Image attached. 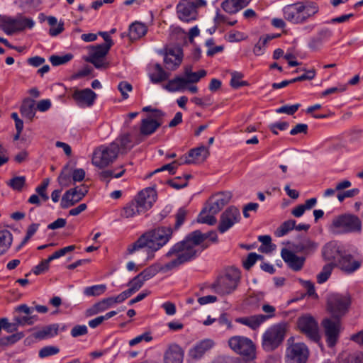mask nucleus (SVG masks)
Here are the masks:
<instances>
[{
	"label": "nucleus",
	"instance_id": "obj_1",
	"mask_svg": "<svg viewBox=\"0 0 363 363\" xmlns=\"http://www.w3.org/2000/svg\"><path fill=\"white\" fill-rule=\"evenodd\" d=\"M206 239H209L213 242H217L218 235L215 231L206 233H203L199 230L192 231L188 233L182 240L174 244L164 256L169 258L174 254H179V259L184 261L185 264L192 262L210 246L208 242H205Z\"/></svg>",
	"mask_w": 363,
	"mask_h": 363
},
{
	"label": "nucleus",
	"instance_id": "obj_2",
	"mask_svg": "<svg viewBox=\"0 0 363 363\" xmlns=\"http://www.w3.org/2000/svg\"><path fill=\"white\" fill-rule=\"evenodd\" d=\"M174 229L171 226H158L142 234L135 242L129 245L127 253L132 255L144 247L147 248V259H152L155 253L165 246L172 238Z\"/></svg>",
	"mask_w": 363,
	"mask_h": 363
},
{
	"label": "nucleus",
	"instance_id": "obj_3",
	"mask_svg": "<svg viewBox=\"0 0 363 363\" xmlns=\"http://www.w3.org/2000/svg\"><path fill=\"white\" fill-rule=\"evenodd\" d=\"M319 11L317 3L298 1L283 8L285 20L293 24H303L312 18Z\"/></svg>",
	"mask_w": 363,
	"mask_h": 363
},
{
	"label": "nucleus",
	"instance_id": "obj_4",
	"mask_svg": "<svg viewBox=\"0 0 363 363\" xmlns=\"http://www.w3.org/2000/svg\"><path fill=\"white\" fill-rule=\"evenodd\" d=\"M232 194L229 191L218 192L211 196L205 206L198 216L197 222L213 225L217 220V214L231 199Z\"/></svg>",
	"mask_w": 363,
	"mask_h": 363
},
{
	"label": "nucleus",
	"instance_id": "obj_5",
	"mask_svg": "<svg viewBox=\"0 0 363 363\" xmlns=\"http://www.w3.org/2000/svg\"><path fill=\"white\" fill-rule=\"evenodd\" d=\"M241 272L238 268L230 267L224 274L218 277L212 284V289L220 295H228L235 291L240 281Z\"/></svg>",
	"mask_w": 363,
	"mask_h": 363
},
{
	"label": "nucleus",
	"instance_id": "obj_6",
	"mask_svg": "<svg viewBox=\"0 0 363 363\" xmlns=\"http://www.w3.org/2000/svg\"><path fill=\"white\" fill-rule=\"evenodd\" d=\"M352 304L350 294L333 293L327 299V310L332 318L340 320L349 312Z\"/></svg>",
	"mask_w": 363,
	"mask_h": 363
},
{
	"label": "nucleus",
	"instance_id": "obj_7",
	"mask_svg": "<svg viewBox=\"0 0 363 363\" xmlns=\"http://www.w3.org/2000/svg\"><path fill=\"white\" fill-rule=\"evenodd\" d=\"M330 230L335 234L360 233L362 221L353 214H342L333 218Z\"/></svg>",
	"mask_w": 363,
	"mask_h": 363
},
{
	"label": "nucleus",
	"instance_id": "obj_8",
	"mask_svg": "<svg viewBox=\"0 0 363 363\" xmlns=\"http://www.w3.org/2000/svg\"><path fill=\"white\" fill-rule=\"evenodd\" d=\"M118 153L119 144L113 141L108 145H101L96 148L94 151L91 162L95 167L104 169L116 160Z\"/></svg>",
	"mask_w": 363,
	"mask_h": 363
},
{
	"label": "nucleus",
	"instance_id": "obj_9",
	"mask_svg": "<svg viewBox=\"0 0 363 363\" xmlns=\"http://www.w3.org/2000/svg\"><path fill=\"white\" fill-rule=\"evenodd\" d=\"M286 328L277 324L269 328L262 335V346L264 351L272 352L278 348L284 340Z\"/></svg>",
	"mask_w": 363,
	"mask_h": 363
},
{
	"label": "nucleus",
	"instance_id": "obj_10",
	"mask_svg": "<svg viewBox=\"0 0 363 363\" xmlns=\"http://www.w3.org/2000/svg\"><path fill=\"white\" fill-rule=\"evenodd\" d=\"M228 342L230 348L245 360H252L255 357V346L250 338L235 335L231 337Z\"/></svg>",
	"mask_w": 363,
	"mask_h": 363
},
{
	"label": "nucleus",
	"instance_id": "obj_11",
	"mask_svg": "<svg viewBox=\"0 0 363 363\" xmlns=\"http://www.w3.org/2000/svg\"><path fill=\"white\" fill-rule=\"evenodd\" d=\"M297 326L309 340L316 343L320 342L318 324L312 315L305 314L300 316L297 320Z\"/></svg>",
	"mask_w": 363,
	"mask_h": 363
},
{
	"label": "nucleus",
	"instance_id": "obj_12",
	"mask_svg": "<svg viewBox=\"0 0 363 363\" xmlns=\"http://www.w3.org/2000/svg\"><path fill=\"white\" fill-rule=\"evenodd\" d=\"M174 255H177V257L164 265L162 266L158 263H155L145 268L138 274L143 278V281H146L154 277L159 272H167L185 264L184 261L179 259V254H174Z\"/></svg>",
	"mask_w": 363,
	"mask_h": 363
},
{
	"label": "nucleus",
	"instance_id": "obj_13",
	"mask_svg": "<svg viewBox=\"0 0 363 363\" xmlns=\"http://www.w3.org/2000/svg\"><path fill=\"white\" fill-rule=\"evenodd\" d=\"M241 220L240 210L234 206L228 207L220 215L218 230L223 234Z\"/></svg>",
	"mask_w": 363,
	"mask_h": 363
},
{
	"label": "nucleus",
	"instance_id": "obj_14",
	"mask_svg": "<svg viewBox=\"0 0 363 363\" xmlns=\"http://www.w3.org/2000/svg\"><path fill=\"white\" fill-rule=\"evenodd\" d=\"M88 186H78L67 190L62 196L60 206L63 209L68 208L80 201L87 194Z\"/></svg>",
	"mask_w": 363,
	"mask_h": 363
},
{
	"label": "nucleus",
	"instance_id": "obj_15",
	"mask_svg": "<svg viewBox=\"0 0 363 363\" xmlns=\"http://www.w3.org/2000/svg\"><path fill=\"white\" fill-rule=\"evenodd\" d=\"M308 350L303 343H295L286 349V363H306Z\"/></svg>",
	"mask_w": 363,
	"mask_h": 363
},
{
	"label": "nucleus",
	"instance_id": "obj_16",
	"mask_svg": "<svg viewBox=\"0 0 363 363\" xmlns=\"http://www.w3.org/2000/svg\"><path fill=\"white\" fill-rule=\"evenodd\" d=\"M340 320H333L330 318H325L322 321L326 337V342L329 347H334L338 340L340 331Z\"/></svg>",
	"mask_w": 363,
	"mask_h": 363
},
{
	"label": "nucleus",
	"instance_id": "obj_17",
	"mask_svg": "<svg viewBox=\"0 0 363 363\" xmlns=\"http://www.w3.org/2000/svg\"><path fill=\"white\" fill-rule=\"evenodd\" d=\"M178 18L186 23L195 21L197 17L196 6L189 0H182L176 7Z\"/></svg>",
	"mask_w": 363,
	"mask_h": 363
},
{
	"label": "nucleus",
	"instance_id": "obj_18",
	"mask_svg": "<svg viewBox=\"0 0 363 363\" xmlns=\"http://www.w3.org/2000/svg\"><path fill=\"white\" fill-rule=\"evenodd\" d=\"M345 250V247L337 241H330L322 249L323 258L325 261L330 262V263L337 262Z\"/></svg>",
	"mask_w": 363,
	"mask_h": 363
},
{
	"label": "nucleus",
	"instance_id": "obj_19",
	"mask_svg": "<svg viewBox=\"0 0 363 363\" xmlns=\"http://www.w3.org/2000/svg\"><path fill=\"white\" fill-rule=\"evenodd\" d=\"M333 264L335 267H337L344 273L351 274L359 269L362 262L359 260L354 259V257L345 250L338 262Z\"/></svg>",
	"mask_w": 363,
	"mask_h": 363
},
{
	"label": "nucleus",
	"instance_id": "obj_20",
	"mask_svg": "<svg viewBox=\"0 0 363 363\" xmlns=\"http://www.w3.org/2000/svg\"><path fill=\"white\" fill-rule=\"evenodd\" d=\"M164 55V63L167 69L175 70L181 65L183 59V52L180 48H172L167 50Z\"/></svg>",
	"mask_w": 363,
	"mask_h": 363
},
{
	"label": "nucleus",
	"instance_id": "obj_21",
	"mask_svg": "<svg viewBox=\"0 0 363 363\" xmlns=\"http://www.w3.org/2000/svg\"><path fill=\"white\" fill-rule=\"evenodd\" d=\"M134 200L139 205L140 211L145 213L151 208L153 203L156 201L157 193L152 188H146L140 191Z\"/></svg>",
	"mask_w": 363,
	"mask_h": 363
},
{
	"label": "nucleus",
	"instance_id": "obj_22",
	"mask_svg": "<svg viewBox=\"0 0 363 363\" xmlns=\"http://www.w3.org/2000/svg\"><path fill=\"white\" fill-rule=\"evenodd\" d=\"M209 156V150L204 145L192 148L184 155V164H197L203 163Z\"/></svg>",
	"mask_w": 363,
	"mask_h": 363
},
{
	"label": "nucleus",
	"instance_id": "obj_23",
	"mask_svg": "<svg viewBox=\"0 0 363 363\" xmlns=\"http://www.w3.org/2000/svg\"><path fill=\"white\" fill-rule=\"evenodd\" d=\"M72 97L79 107H91L95 102L96 94L89 88L82 90L76 89L72 93Z\"/></svg>",
	"mask_w": 363,
	"mask_h": 363
},
{
	"label": "nucleus",
	"instance_id": "obj_24",
	"mask_svg": "<svg viewBox=\"0 0 363 363\" xmlns=\"http://www.w3.org/2000/svg\"><path fill=\"white\" fill-rule=\"evenodd\" d=\"M281 256L287 266L294 272L300 271L303 268L306 261L304 257H299L296 255L295 252L286 248L281 250Z\"/></svg>",
	"mask_w": 363,
	"mask_h": 363
},
{
	"label": "nucleus",
	"instance_id": "obj_25",
	"mask_svg": "<svg viewBox=\"0 0 363 363\" xmlns=\"http://www.w3.org/2000/svg\"><path fill=\"white\" fill-rule=\"evenodd\" d=\"M184 354V350L179 345L171 344L164 354V363H182Z\"/></svg>",
	"mask_w": 363,
	"mask_h": 363
},
{
	"label": "nucleus",
	"instance_id": "obj_26",
	"mask_svg": "<svg viewBox=\"0 0 363 363\" xmlns=\"http://www.w3.org/2000/svg\"><path fill=\"white\" fill-rule=\"evenodd\" d=\"M215 342L213 340L206 338L198 342L189 352V357L192 359H198L209 350L213 347Z\"/></svg>",
	"mask_w": 363,
	"mask_h": 363
},
{
	"label": "nucleus",
	"instance_id": "obj_27",
	"mask_svg": "<svg viewBox=\"0 0 363 363\" xmlns=\"http://www.w3.org/2000/svg\"><path fill=\"white\" fill-rule=\"evenodd\" d=\"M331 36V32L328 28L321 29L316 35L310 38L308 47L313 51H318L321 49L325 42Z\"/></svg>",
	"mask_w": 363,
	"mask_h": 363
},
{
	"label": "nucleus",
	"instance_id": "obj_28",
	"mask_svg": "<svg viewBox=\"0 0 363 363\" xmlns=\"http://www.w3.org/2000/svg\"><path fill=\"white\" fill-rule=\"evenodd\" d=\"M295 252L309 255L313 253L318 248V244L309 238H303L292 245Z\"/></svg>",
	"mask_w": 363,
	"mask_h": 363
},
{
	"label": "nucleus",
	"instance_id": "obj_29",
	"mask_svg": "<svg viewBox=\"0 0 363 363\" xmlns=\"http://www.w3.org/2000/svg\"><path fill=\"white\" fill-rule=\"evenodd\" d=\"M162 123L151 117L143 118L141 121L140 133L142 135L147 136L153 134Z\"/></svg>",
	"mask_w": 363,
	"mask_h": 363
},
{
	"label": "nucleus",
	"instance_id": "obj_30",
	"mask_svg": "<svg viewBox=\"0 0 363 363\" xmlns=\"http://www.w3.org/2000/svg\"><path fill=\"white\" fill-rule=\"evenodd\" d=\"M262 314L253 315L246 317H240L235 319V322L249 327L252 330L257 329L262 323H264Z\"/></svg>",
	"mask_w": 363,
	"mask_h": 363
},
{
	"label": "nucleus",
	"instance_id": "obj_31",
	"mask_svg": "<svg viewBox=\"0 0 363 363\" xmlns=\"http://www.w3.org/2000/svg\"><path fill=\"white\" fill-rule=\"evenodd\" d=\"M35 101L33 99L26 98L23 101L20 112L24 118L32 121L35 116Z\"/></svg>",
	"mask_w": 363,
	"mask_h": 363
},
{
	"label": "nucleus",
	"instance_id": "obj_32",
	"mask_svg": "<svg viewBox=\"0 0 363 363\" xmlns=\"http://www.w3.org/2000/svg\"><path fill=\"white\" fill-rule=\"evenodd\" d=\"M170 74L164 70L162 65L159 63L154 65L153 71L149 74L150 81L153 84H159L167 80Z\"/></svg>",
	"mask_w": 363,
	"mask_h": 363
},
{
	"label": "nucleus",
	"instance_id": "obj_33",
	"mask_svg": "<svg viewBox=\"0 0 363 363\" xmlns=\"http://www.w3.org/2000/svg\"><path fill=\"white\" fill-rule=\"evenodd\" d=\"M147 31V28L144 23L135 22L129 26V37L130 40H137L144 36Z\"/></svg>",
	"mask_w": 363,
	"mask_h": 363
},
{
	"label": "nucleus",
	"instance_id": "obj_34",
	"mask_svg": "<svg viewBox=\"0 0 363 363\" xmlns=\"http://www.w3.org/2000/svg\"><path fill=\"white\" fill-rule=\"evenodd\" d=\"M139 205L137 204V202L135 200H132L129 203H128L122 209L121 212V216L125 218H129L135 216L136 215H140L141 213H144L143 211H140V208H139Z\"/></svg>",
	"mask_w": 363,
	"mask_h": 363
},
{
	"label": "nucleus",
	"instance_id": "obj_35",
	"mask_svg": "<svg viewBox=\"0 0 363 363\" xmlns=\"http://www.w3.org/2000/svg\"><path fill=\"white\" fill-rule=\"evenodd\" d=\"M186 84L187 81L185 78L177 76L169 80L164 88L170 92H175L184 89Z\"/></svg>",
	"mask_w": 363,
	"mask_h": 363
},
{
	"label": "nucleus",
	"instance_id": "obj_36",
	"mask_svg": "<svg viewBox=\"0 0 363 363\" xmlns=\"http://www.w3.org/2000/svg\"><path fill=\"white\" fill-rule=\"evenodd\" d=\"M60 325L57 323L51 324L44 327L41 330L38 331L35 337L39 339H45L52 337L58 334Z\"/></svg>",
	"mask_w": 363,
	"mask_h": 363
},
{
	"label": "nucleus",
	"instance_id": "obj_37",
	"mask_svg": "<svg viewBox=\"0 0 363 363\" xmlns=\"http://www.w3.org/2000/svg\"><path fill=\"white\" fill-rule=\"evenodd\" d=\"M111 49L109 45L99 44L92 45L90 48L89 56L87 58H104Z\"/></svg>",
	"mask_w": 363,
	"mask_h": 363
},
{
	"label": "nucleus",
	"instance_id": "obj_38",
	"mask_svg": "<svg viewBox=\"0 0 363 363\" xmlns=\"http://www.w3.org/2000/svg\"><path fill=\"white\" fill-rule=\"evenodd\" d=\"M12 240V234L9 230H0V255L5 252L10 247Z\"/></svg>",
	"mask_w": 363,
	"mask_h": 363
},
{
	"label": "nucleus",
	"instance_id": "obj_39",
	"mask_svg": "<svg viewBox=\"0 0 363 363\" xmlns=\"http://www.w3.org/2000/svg\"><path fill=\"white\" fill-rule=\"evenodd\" d=\"M13 23L15 25L16 33L22 31L26 28L31 29L35 25V22L32 18L26 17H21L19 18H13Z\"/></svg>",
	"mask_w": 363,
	"mask_h": 363
},
{
	"label": "nucleus",
	"instance_id": "obj_40",
	"mask_svg": "<svg viewBox=\"0 0 363 363\" xmlns=\"http://www.w3.org/2000/svg\"><path fill=\"white\" fill-rule=\"evenodd\" d=\"M296 220L292 219L282 223L275 232L276 236L280 238L286 235L289 231L294 229L296 227Z\"/></svg>",
	"mask_w": 363,
	"mask_h": 363
},
{
	"label": "nucleus",
	"instance_id": "obj_41",
	"mask_svg": "<svg viewBox=\"0 0 363 363\" xmlns=\"http://www.w3.org/2000/svg\"><path fill=\"white\" fill-rule=\"evenodd\" d=\"M333 263H328L323 266L320 272L317 275V282L323 284L330 278L333 269L335 268Z\"/></svg>",
	"mask_w": 363,
	"mask_h": 363
},
{
	"label": "nucleus",
	"instance_id": "obj_42",
	"mask_svg": "<svg viewBox=\"0 0 363 363\" xmlns=\"http://www.w3.org/2000/svg\"><path fill=\"white\" fill-rule=\"evenodd\" d=\"M106 290L105 284H96L84 288L83 293L86 296H99L103 294Z\"/></svg>",
	"mask_w": 363,
	"mask_h": 363
},
{
	"label": "nucleus",
	"instance_id": "obj_43",
	"mask_svg": "<svg viewBox=\"0 0 363 363\" xmlns=\"http://www.w3.org/2000/svg\"><path fill=\"white\" fill-rule=\"evenodd\" d=\"M264 294L263 292L253 293L245 299L246 305L252 308H257L259 307V303L264 300Z\"/></svg>",
	"mask_w": 363,
	"mask_h": 363
},
{
	"label": "nucleus",
	"instance_id": "obj_44",
	"mask_svg": "<svg viewBox=\"0 0 363 363\" xmlns=\"http://www.w3.org/2000/svg\"><path fill=\"white\" fill-rule=\"evenodd\" d=\"M0 29L6 35H11L16 33L13 18L7 17L1 19Z\"/></svg>",
	"mask_w": 363,
	"mask_h": 363
},
{
	"label": "nucleus",
	"instance_id": "obj_45",
	"mask_svg": "<svg viewBox=\"0 0 363 363\" xmlns=\"http://www.w3.org/2000/svg\"><path fill=\"white\" fill-rule=\"evenodd\" d=\"M73 58V55L67 53L64 55H51L49 58L50 62L52 66L57 67L65 65L69 62Z\"/></svg>",
	"mask_w": 363,
	"mask_h": 363
},
{
	"label": "nucleus",
	"instance_id": "obj_46",
	"mask_svg": "<svg viewBox=\"0 0 363 363\" xmlns=\"http://www.w3.org/2000/svg\"><path fill=\"white\" fill-rule=\"evenodd\" d=\"M258 240L262 242V245L259 248L260 252L267 253L274 250L270 235H259L258 237Z\"/></svg>",
	"mask_w": 363,
	"mask_h": 363
},
{
	"label": "nucleus",
	"instance_id": "obj_47",
	"mask_svg": "<svg viewBox=\"0 0 363 363\" xmlns=\"http://www.w3.org/2000/svg\"><path fill=\"white\" fill-rule=\"evenodd\" d=\"M25 184L26 177L24 176L14 177L7 182L8 186H9L12 189L18 191H21Z\"/></svg>",
	"mask_w": 363,
	"mask_h": 363
},
{
	"label": "nucleus",
	"instance_id": "obj_48",
	"mask_svg": "<svg viewBox=\"0 0 363 363\" xmlns=\"http://www.w3.org/2000/svg\"><path fill=\"white\" fill-rule=\"evenodd\" d=\"M186 76L187 83H196L201 78L204 77L206 75V72L204 69H201L196 72L186 70Z\"/></svg>",
	"mask_w": 363,
	"mask_h": 363
},
{
	"label": "nucleus",
	"instance_id": "obj_49",
	"mask_svg": "<svg viewBox=\"0 0 363 363\" xmlns=\"http://www.w3.org/2000/svg\"><path fill=\"white\" fill-rule=\"evenodd\" d=\"M263 256L260 255H257L255 252H250L247 258L242 262L243 267L249 270L258 259H262Z\"/></svg>",
	"mask_w": 363,
	"mask_h": 363
},
{
	"label": "nucleus",
	"instance_id": "obj_50",
	"mask_svg": "<svg viewBox=\"0 0 363 363\" xmlns=\"http://www.w3.org/2000/svg\"><path fill=\"white\" fill-rule=\"evenodd\" d=\"M187 211L184 208H179L175 215L176 222L174 224V231L178 230L185 221Z\"/></svg>",
	"mask_w": 363,
	"mask_h": 363
},
{
	"label": "nucleus",
	"instance_id": "obj_51",
	"mask_svg": "<svg viewBox=\"0 0 363 363\" xmlns=\"http://www.w3.org/2000/svg\"><path fill=\"white\" fill-rule=\"evenodd\" d=\"M145 281L140 277L139 274L133 277L128 283L129 290L133 293L138 291L144 284Z\"/></svg>",
	"mask_w": 363,
	"mask_h": 363
},
{
	"label": "nucleus",
	"instance_id": "obj_52",
	"mask_svg": "<svg viewBox=\"0 0 363 363\" xmlns=\"http://www.w3.org/2000/svg\"><path fill=\"white\" fill-rule=\"evenodd\" d=\"M60 349L56 346H46L40 350L38 356L40 358H45L58 354Z\"/></svg>",
	"mask_w": 363,
	"mask_h": 363
},
{
	"label": "nucleus",
	"instance_id": "obj_53",
	"mask_svg": "<svg viewBox=\"0 0 363 363\" xmlns=\"http://www.w3.org/2000/svg\"><path fill=\"white\" fill-rule=\"evenodd\" d=\"M152 340V337L150 332H145L140 335L136 336L129 341V345L130 347L135 346L140 342L145 341L149 342Z\"/></svg>",
	"mask_w": 363,
	"mask_h": 363
},
{
	"label": "nucleus",
	"instance_id": "obj_54",
	"mask_svg": "<svg viewBox=\"0 0 363 363\" xmlns=\"http://www.w3.org/2000/svg\"><path fill=\"white\" fill-rule=\"evenodd\" d=\"M300 106L301 105L299 104H296L293 105H284L276 109V112L277 113L293 115L298 110Z\"/></svg>",
	"mask_w": 363,
	"mask_h": 363
},
{
	"label": "nucleus",
	"instance_id": "obj_55",
	"mask_svg": "<svg viewBox=\"0 0 363 363\" xmlns=\"http://www.w3.org/2000/svg\"><path fill=\"white\" fill-rule=\"evenodd\" d=\"M300 282L301 283L302 286L306 289V294L308 296L315 299L318 298V295L315 292L314 284L312 281L300 279Z\"/></svg>",
	"mask_w": 363,
	"mask_h": 363
},
{
	"label": "nucleus",
	"instance_id": "obj_56",
	"mask_svg": "<svg viewBox=\"0 0 363 363\" xmlns=\"http://www.w3.org/2000/svg\"><path fill=\"white\" fill-rule=\"evenodd\" d=\"M222 9L228 13H235L239 11L235 0H225L221 4Z\"/></svg>",
	"mask_w": 363,
	"mask_h": 363
},
{
	"label": "nucleus",
	"instance_id": "obj_57",
	"mask_svg": "<svg viewBox=\"0 0 363 363\" xmlns=\"http://www.w3.org/2000/svg\"><path fill=\"white\" fill-rule=\"evenodd\" d=\"M347 84H339L337 86L330 87L321 93V97H325L330 94L344 92L347 89Z\"/></svg>",
	"mask_w": 363,
	"mask_h": 363
},
{
	"label": "nucleus",
	"instance_id": "obj_58",
	"mask_svg": "<svg viewBox=\"0 0 363 363\" xmlns=\"http://www.w3.org/2000/svg\"><path fill=\"white\" fill-rule=\"evenodd\" d=\"M38 320V316L36 315H27L26 316L17 317L15 318L16 322L18 325H33Z\"/></svg>",
	"mask_w": 363,
	"mask_h": 363
},
{
	"label": "nucleus",
	"instance_id": "obj_59",
	"mask_svg": "<svg viewBox=\"0 0 363 363\" xmlns=\"http://www.w3.org/2000/svg\"><path fill=\"white\" fill-rule=\"evenodd\" d=\"M118 144H119V150L121 149L122 150H126V149H131L133 147V145H130L131 140H130V134L127 133L122 136L118 140H116Z\"/></svg>",
	"mask_w": 363,
	"mask_h": 363
},
{
	"label": "nucleus",
	"instance_id": "obj_60",
	"mask_svg": "<svg viewBox=\"0 0 363 363\" xmlns=\"http://www.w3.org/2000/svg\"><path fill=\"white\" fill-rule=\"evenodd\" d=\"M86 61L91 63L96 69H107L109 67V62H106L104 58H86Z\"/></svg>",
	"mask_w": 363,
	"mask_h": 363
},
{
	"label": "nucleus",
	"instance_id": "obj_61",
	"mask_svg": "<svg viewBox=\"0 0 363 363\" xmlns=\"http://www.w3.org/2000/svg\"><path fill=\"white\" fill-rule=\"evenodd\" d=\"M289 127V123L286 121H282V122H276L271 123L269 125V130L272 131V133L274 135H278V130H286Z\"/></svg>",
	"mask_w": 363,
	"mask_h": 363
},
{
	"label": "nucleus",
	"instance_id": "obj_62",
	"mask_svg": "<svg viewBox=\"0 0 363 363\" xmlns=\"http://www.w3.org/2000/svg\"><path fill=\"white\" fill-rule=\"evenodd\" d=\"M88 333V328L85 325H77L72 328L70 335L72 337H78Z\"/></svg>",
	"mask_w": 363,
	"mask_h": 363
},
{
	"label": "nucleus",
	"instance_id": "obj_63",
	"mask_svg": "<svg viewBox=\"0 0 363 363\" xmlns=\"http://www.w3.org/2000/svg\"><path fill=\"white\" fill-rule=\"evenodd\" d=\"M50 263L45 259H43L38 265L32 269V272L35 275H40L49 269Z\"/></svg>",
	"mask_w": 363,
	"mask_h": 363
},
{
	"label": "nucleus",
	"instance_id": "obj_64",
	"mask_svg": "<svg viewBox=\"0 0 363 363\" xmlns=\"http://www.w3.org/2000/svg\"><path fill=\"white\" fill-rule=\"evenodd\" d=\"M346 363H363V354L361 352L350 354L346 359Z\"/></svg>",
	"mask_w": 363,
	"mask_h": 363
}]
</instances>
